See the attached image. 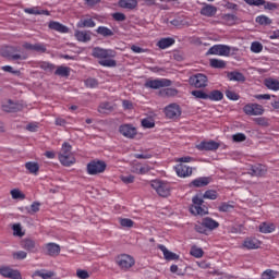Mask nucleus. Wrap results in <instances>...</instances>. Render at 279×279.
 <instances>
[{"mask_svg":"<svg viewBox=\"0 0 279 279\" xmlns=\"http://www.w3.org/2000/svg\"><path fill=\"white\" fill-rule=\"evenodd\" d=\"M92 56L98 60L100 66H106L108 69H114V66H117V60L112 59L117 58V51L112 49L95 47L92 50Z\"/></svg>","mask_w":279,"mask_h":279,"instance_id":"f257e3e1","label":"nucleus"},{"mask_svg":"<svg viewBox=\"0 0 279 279\" xmlns=\"http://www.w3.org/2000/svg\"><path fill=\"white\" fill-rule=\"evenodd\" d=\"M58 158L63 167L75 165L76 160L75 155L73 154V146L69 142L62 144Z\"/></svg>","mask_w":279,"mask_h":279,"instance_id":"f03ea898","label":"nucleus"},{"mask_svg":"<svg viewBox=\"0 0 279 279\" xmlns=\"http://www.w3.org/2000/svg\"><path fill=\"white\" fill-rule=\"evenodd\" d=\"M150 186L160 197H169L171 195V184L167 181L154 180Z\"/></svg>","mask_w":279,"mask_h":279,"instance_id":"7ed1b4c3","label":"nucleus"},{"mask_svg":"<svg viewBox=\"0 0 279 279\" xmlns=\"http://www.w3.org/2000/svg\"><path fill=\"white\" fill-rule=\"evenodd\" d=\"M192 215H208V207L204 205V198L196 195L192 198V206L190 207Z\"/></svg>","mask_w":279,"mask_h":279,"instance_id":"20e7f679","label":"nucleus"},{"mask_svg":"<svg viewBox=\"0 0 279 279\" xmlns=\"http://www.w3.org/2000/svg\"><path fill=\"white\" fill-rule=\"evenodd\" d=\"M108 165L104 160L94 159L87 163L88 175H99L106 171Z\"/></svg>","mask_w":279,"mask_h":279,"instance_id":"39448f33","label":"nucleus"},{"mask_svg":"<svg viewBox=\"0 0 279 279\" xmlns=\"http://www.w3.org/2000/svg\"><path fill=\"white\" fill-rule=\"evenodd\" d=\"M116 263L123 271H128L129 269H132L134 265H136V260L134 259V257L128 254H122L118 256Z\"/></svg>","mask_w":279,"mask_h":279,"instance_id":"423d86ee","label":"nucleus"},{"mask_svg":"<svg viewBox=\"0 0 279 279\" xmlns=\"http://www.w3.org/2000/svg\"><path fill=\"white\" fill-rule=\"evenodd\" d=\"M172 82L169 78H155L147 80L144 84L145 88H153V90H158V88H169Z\"/></svg>","mask_w":279,"mask_h":279,"instance_id":"0eeeda50","label":"nucleus"},{"mask_svg":"<svg viewBox=\"0 0 279 279\" xmlns=\"http://www.w3.org/2000/svg\"><path fill=\"white\" fill-rule=\"evenodd\" d=\"M243 112L247 117H260L265 114V108L259 104L248 102L243 107Z\"/></svg>","mask_w":279,"mask_h":279,"instance_id":"6e6552de","label":"nucleus"},{"mask_svg":"<svg viewBox=\"0 0 279 279\" xmlns=\"http://www.w3.org/2000/svg\"><path fill=\"white\" fill-rule=\"evenodd\" d=\"M190 84L194 88H206L208 86V76L202 73L194 74L190 77Z\"/></svg>","mask_w":279,"mask_h":279,"instance_id":"1a4fd4ad","label":"nucleus"},{"mask_svg":"<svg viewBox=\"0 0 279 279\" xmlns=\"http://www.w3.org/2000/svg\"><path fill=\"white\" fill-rule=\"evenodd\" d=\"M232 49L230 46L226 45H214L211 48H209L208 53L210 56H222L225 58H228L230 56V52Z\"/></svg>","mask_w":279,"mask_h":279,"instance_id":"9d476101","label":"nucleus"},{"mask_svg":"<svg viewBox=\"0 0 279 279\" xmlns=\"http://www.w3.org/2000/svg\"><path fill=\"white\" fill-rule=\"evenodd\" d=\"M1 54L3 58H9V60H27V54L16 53V48L14 47H5L2 49Z\"/></svg>","mask_w":279,"mask_h":279,"instance_id":"9b49d317","label":"nucleus"},{"mask_svg":"<svg viewBox=\"0 0 279 279\" xmlns=\"http://www.w3.org/2000/svg\"><path fill=\"white\" fill-rule=\"evenodd\" d=\"M167 119H178L182 114V109L178 104H170L163 110Z\"/></svg>","mask_w":279,"mask_h":279,"instance_id":"f8f14e48","label":"nucleus"},{"mask_svg":"<svg viewBox=\"0 0 279 279\" xmlns=\"http://www.w3.org/2000/svg\"><path fill=\"white\" fill-rule=\"evenodd\" d=\"M247 5H255L260 8L264 5V10H278V4L276 2H267L266 0H244Z\"/></svg>","mask_w":279,"mask_h":279,"instance_id":"ddd939ff","label":"nucleus"},{"mask_svg":"<svg viewBox=\"0 0 279 279\" xmlns=\"http://www.w3.org/2000/svg\"><path fill=\"white\" fill-rule=\"evenodd\" d=\"M119 132L125 138H134L136 134H138V131L136 130L134 124H122L119 128Z\"/></svg>","mask_w":279,"mask_h":279,"instance_id":"4468645a","label":"nucleus"},{"mask_svg":"<svg viewBox=\"0 0 279 279\" xmlns=\"http://www.w3.org/2000/svg\"><path fill=\"white\" fill-rule=\"evenodd\" d=\"M220 144L215 141H208V142H201L196 149L199 151H217L219 149Z\"/></svg>","mask_w":279,"mask_h":279,"instance_id":"2eb2a0df","label":"nucleus"},{"mask_svg":"<svg viewBox=\"0 0 279 279\" xmlns=\"http://www.w3.org/2000/svg\"><path fill=\"white\" fill-rule=\"evenodd\" d=\"M0 276H3V278H10V279H23L21 271L14 270L10 267H0Z\"/></svg>","mask_w":279,"mask_h":279,"instance_id":"dca6fc26","label":"nucleus"},{"mask_svg":"<svg viewBox=\"0 0 279 279\" xmlns=\"http://www.w3.org/2000/svg\"><path fill=\"white\" fill-rule=\"evenodd\" d=\"M263 245L260 240L256 238L248 236L242 243L243 250H258Z\"/></svg>","mask_w":279,"mask_h":279,"instance_id":"f3484780","label":"nucleus"},{"mask_svg":"<svg viewBox=\"0 0 279 279\" xmlns=\"http://www.w3.org/2000/svg\"><path fill=\"white\" fill-rule=\"evenodd\" d=\"M175 173L179 178H189L191 175H193V168L183 165V163H179L175 166Z\"/></svg>","mask_w":279,"mask_h":279,"instance_id":"a211bd4d","label":"nucleus"},{"mask_svg":"<svg viewBox=\"0 0 279 279\" xmlns=\"http://www.w3.org/2000/svg\"><path fill=\"white\" fill-rule=\"evenodd\" d=\"M74 36L78 43H90L93 39L90 31H75Z\"/></svg>","mask_w":279,"mask_h":279,"instance_id":"6ab92c4d","label":"nucleus"},{"mask_svg":"<svg viewBox=\"0 0 279 279\" xmlns=\"http://www.w3.org/2000/svg\"><path fill=\"white\" fill-rule=\"evenodd\" d=\"M251 175H255L256 178H263L267 173V166L262 163H256L251 166Z\"/></svg>","mask_w":279,"mask_h":279,"instance_id":"aec40b11","label":"nucleus"},{"mask_svg":"<svg viewBox=\"0 0 279 279\" xmlns=\"http://www.w3.org/2000/svg\"><path fill=\"white\" fill-rule=\"evenodd\" d=\"M157 247H158V250H160V252H162L163 258L166 260H179L180 259V255H178L171 251H168L167 246H165L163 244H158Z\"/></svg>","mask_w":279,"mask_h":279,"instance_id":"412c9836","label":"nucleus"},{"mask_svg":"<svg viewBox=\"0 0 279 279\" xmlns=\"http://www.w3.org/2000/svg\"><path fill=\"white\" fill-rule=\"evenodd\" d=\"M48 27L49 29H53V32H59V34H69V27L60 22L51 21Z\"/></svg>","mask_w":279,"mask_h":279,"instance_id":"4be33fe9","label":"nucleus"},{"mask_svg":"<svg viewBox=\"0 0 279 279\" xmlns=\"http://www.w3.org/2000/svg\"><path fill=\"white\" fill-rule=\"evenodd\" d=\"M201 14L202 16H207L208 19H211V16H215V14H217V7L204 3V7L201 9Z\"/></svg>","mask_w":279,"mask_h":279,"instance_id":"5701e85b","label":"nucleus"},{"mask_svg":"<svg viewBox=\"0 0 279 279\" xmlns=\"http://www.w3.org/2000/svg\"><path fill=\"white\" fill-rule=\"evenodd\" d=\"M210 184V177H199L191 182L192 186L195 189H202L204 186H208Z\"/></svg>","mask_w":279,"mask_h":279,"instance_id":"b1692460","label":"nucleus"},{"mask_svg":"<svg viewBox=\"0 0 279 279\" xmlns=\"http://www.w3.org/2000/svg\"><path fill=\"white\" fill-rule=\"evenodd\" d=\"M259 232H262V234H271V232H276V223L262 222L259 225Z\"/></svg>","mask_w":279,"mask_h":279,"instance_id":"393cba45","label":"nucleus"},{"mask_svg":"<svg viewBox=\"0 0 279 279\" xmlns=\"http://www.w3.org/2000/svg\"><path fill=\"white\" fill-rule=\"evenodd\" d=\"M45 250L48 256H58L60 254V245L56 243H47Z\"/></svg>","mask_w":279,"mask_h":279,"instance_id":"a878e982","label":"nucleus"},{"mask_svg":"<svg viewBox=\"0 0 279 279\" xmlns=\"http://www.w3.org/2000/svg\"><path fill=\"white\" fill-rule=\"evenodd\" d=\"M202 226L207 230H217L219 222L210 217H206L202 220Z\"/></svg>","mask_w":279,"mask_h":279,"instance_id":"bb28decb","label":"nucleus"},{"mask_svg":"<svg viewBox=\"0 0 279 279\" xmlns=\"http://www.w3.org/2000/svg\"><path fill=\"white\" fill-rule=\"evenodd\" d=\"M229 82H245V75L239 71H232L227 73Z\"/></svg>","mask_w":279,"mask_h":279,"instance_id":"cd10ccee","label":"nucleus"},{"mask_svg":"<svg viewBox=\"0 0 279 279\" xmlns=\"http://www.w3.org/2000/svg\"><path fill=\"white\" fill-rule=\"evenodd\" d=\"M264 84L268 90H274L275 93H278L279 90V81L276 78H266L264 81Z\"/></svg>","mask_w":279,"mask_h":279,"instance_id":"c85d7f7f","label":"nucleus"},{"mask_svg":"<svg viewBox=\"0 0 279 279\" xmlns=\"http://www.w3.org/2000/svg\"><path fill=\"white\" fill-rule=\"evenodd\" d=\"M172 45H175V39L171 37L161 38L157 43V47H159V49H169V47H172Z\"/></svg>","mask_w":279,"mask_h":279,"instance_id":"c756f323","label":"nucleus"},{"mask_svg":"<svg viewBox=\"0 0 279 279\" xmlns=\"http://www.w3.org/2000/svg\"><path fill=\"white\" fill-rule=\"evenodd\" d=\"M2 110L4 112H19L20 107L19 104L8 100L5 104L2 105Z\"/></svg>","mask_w":279,"mask_h":279,"instance_id":"7c9ffc66","label":"nucleus"},{"mask_svg":"<svg viewBox=\"0 0 279 279\" xmlns=\"http://www.w3.org/2000/svg\"><path fill=\"white\" fill-rule=\"evenodd\" d=\"M25 169L33 175H38V171H40V166L36 161H27L25 163Z\"/></svg>","mask_w":279,"mask_h":279,"instance_id":"2f4dec72","label":"nucleus"},{"mask_svg":"<svg viewBox=\"0 0 279 279\" xmlns=\"http://www.w3.org/2000/svg\"><path fill=\"white\" fill-rule=\"evenodd\" d=\"M120 8H124L125 10H134L138 5L137 0H120L119 1Z\"/></svg>","mask_w":279,"mask_h":279,"instance_id":"473e14b6","label":"nucleus"},{"mask_svg":"<svg viewBox=\"0 0 279 279\" xmlns=\"http://www.w3.org/2000/svg\"><path fill=\"white\" fill-rule=\"evenodd\" d=\"M22 247L23 250H26V252H36V241L32 239H25L22 241Z\"/></svg>","mask_w":279,"mask_h":279,"instance_id":"72a5a7b5","label":"nucleus"},{"mask_svg":"<svg viewBox=\"0 0 279 279\" xmlns=\"http://www.w3.org/2000/svg\"><path fill=\"white\" fill-rule=\"evenodd\" d=\"M207 99H209V101H221V99H223V93L219 89H214L207 94Z\"/></svg>","mask_w":279,"mask_h":279,"instance_id":"f704fd0d","label":"nucleus"},{"mask_svg":"<svg viewBox=\"0 0 279 279\" xmlns=\"http://www.w3.org/2000/svg\"><path fill=\"white\" fill-rule=\"evenodd\" d=\"M54 75H59V77H69V75H71V68L60 65L54 71Z\"/></svg>","mask_w":279,"mask_h":279,"instance_id":"c9c22d12","label":"nucleus"},{"mask_svg":"<svg viewBox=\"0 0 279 279\" xmlns=\"http://www.w3.org/2000/svg\"><path fill=\"white\" fill-rule=\"evenodd\" d=\"M24 12L26 14H35V15L45 14L46 16H49V12L47 10H40L38 7L26 8L24 9Z\"/></svg>","mask_w":279,"mask_h":279,"instance_id":"e433bc0d","label":"nucleus"},{"mask_svg":"<svg viewBox=\"0 0 279 279\" xmlns=\"http://www.w3.org/2000/svg\"><path fill=\"white\" fill-rule=\"evenodd\" d=\"M97 25L93 19H85V20H80L76 23V27L84 29V27H95Z\"/></svg>","mask_w":279,"mask_h":279,"instance_id":"4c0bfd02","label":"nucleus"},{"mask_svg":"<svg viewBox=\"0 0 279 279\" xmlns=\"http://www.w3.org/2000/svg\"><path fill=\"white\" fill-rule=\"evenodd\" d=\"M96 33L99 34V36H104V38H108L110 36H114V32L112 29L106 27V26H99L96 29Z\"/></svg>","mask_w":279,"mask_h":279,"instance_id":"58836bf2","label":"nucleus"},{"mask_svg":"<svg viewBox=\"0 0 279 279\" xmlns=\"http://www.w3.org/2000/svg\"><path fill=\"white\" fill-rule=\"evenodd\" d=\"M36 276H38L39 278H43V279H48V278H53V272L45 271V270H36L33 274V278H36Z\"/></svg>","mask_w":279,"mask_h":279,"instance_id":"ea45409f","label":"nucleus"},{"mask_svg":"<svg viewBox=\"0 0 279 279\" xmlns=\"http://www.w3.org/2000/svg\"><path fill=\"white\" fill-rule=\"evenodd\" d=\"M209 64L213 69H226V61L219 59H210Z\"/></svg>","mask_w":279,"mask_h":279,"instance_id":"a19ab883","label":"nucleus"},{"mask_svg":"<svg viewBox=\"0 0 279 279\" xmlns=\"http://www.w3.org/2000/svg\"><path fill=\"white\" fill-rule=\"evenodd\" d=\"M142 128H145V130H151V128H156V122L153 118H145L142 120Z\"/></svg>","mask_w":279,"mask_h":279,"instance_id":"79ce46f5","label":"nucleus"},{"mask_svg":"<svg viewBox=\"0 0 279 279\" xmlns=\"http://www.w3.org/2000/svg\"><path fill=\"white\" fill-rule=\"evenodd\" d=\"M222 20L225 21V23L227 25L232 26V25H234V23H236V15L227 13V14L222 15Z\"/></svg>","mask_w":279,"mask_h":279,"instance_id":"37998d69","label":"nucleus"},{"mask_svg":"<svg viewBox=\"0 0 279 279\" xmlns=\"http://www.w3.org/2000/svg\"><path fill=\"white\" fill-rule=\"evenodd\" d=\"M112 110H113L112 104L108 101L100 104L98 107V111L101 113L112 112Z\"/></svg>","mask_w":279,"mask_h":279,"instance_id":"c03bdc74","label":"nucleus"},{"mask_svg":"<svg viewBox=\"0 0 279 279\" xmlns=\"http://www.w3.org/2000/svg\"><path fill=\"white\" fill-rule=\"evenodd\" d=\"M191 256L194 258H202L204 256V250L197 247V246H192L190 251Z\"/></svg>","mask_w":279,"mask_h":279,"instance_id":"a18cd8bd","label":"nucleus"},{"mask_svg":"<svg viewBox=\"0 0 279 279\" xmlns=\"http://www.w3.org/2000/svg\"><path fill=\"white\" fill-rule=\"evenodd\" d=\"M161 97H175L178 95V89L168 87L160 92Z\"/></svg>","mask_w":279,"mask_h":279,"instance_id":"49530a36","label":"nucleus"},{"mask_svg":"<svg viewBox=\"0 0 279 279\" xmlns=\"http://www.w3.org/2000/svg\"><path fill=\"white\" fill-rule=\"evenodd\" d=\"M277 276H278V271H275L272 269H266L262 274V279H276Z\"/></svg>","mask_w":279,"mask_h":279,"instance_id":"de8ad7c7","label":"nucleus"},{"mask_svg":"<svg viewBox=\"0 0 279 279\" xmlns=\"http://www.w3.org/2000/svg\"><path fill=\"white\" fill-rule=\"evenodd\" d=\"M12 230L13 236H25V232H23V227H21V223L13 225Z\"/></svg>","mask_w":279,"mask_h":279,"instance_id":"09e8293b","label":"nucleus"},{"mask_svg":"<svg viewBox=\"0 0 279 279\" xmlns=\"http://www.w3.org/2000/svg\"><path fill=\"white\" fill-rule=\"evenodd\" d=\"M217 197L219 194L215 190H207L203 195V199H217Z\"/></svg>","mask_w":279,"mask_h":279,"instance_id":"8fccbe9b","label":"nucleus"},{"mask_svg":"<svg viewBox=\"0 0 279 279\" xmlns=\"http://www.w3.org/2000/svg\"><path fill=\"white\" fill-rule=\"evenodd\" d=\"M119 223L122 228H134V221L129 218H119Z\"/></svg>","mask_w":279,"mask_h":279,"instance_id":"3c124183","label":"nucleus"},{"mask_svg":"<svg viewBox=\"0 0 279 279\" xmlns=\"http://www.w3.org/2000/svg\"><path fill=\"white\" fill-rule=\"evenodd\" d=\"M191 95L195 97V99H208V94H206V92L204 90H199V89L192 90Z\"/></svg>","mask_w":279,"mask_h":279,"instance_id":"603ef678","label":"nucleus"},{"mask_svg":"<svg viewBox=\"0 0 279 279\" xmlns=\"http://www.w3.org/2000/svg\"><path fill=\"white\" fill-rule=\"evenodd\" d=\"M226 97L229 98L230 101H239V99H241V96L236 92L230 89L226 90Z\"/></svg>","mask_w":279,"mask_h":279,"instance_id":"864d4df0","label":"nucleus"},{"mask_svg":"<svg viewBox=\"0 0 279 279\" xmlns=\"http://www.w3.org/2000/svg\"><path fill=\"white\" fill-rule=\"evenodd\" d=\"M12 199H25V194L19 189L11 190Z\"/></svg>","mask_w":279,"mask_h":279,"instance_id":"5fc2aeb1","label":"nucleus"},{"mask_svg":"<svg viewBox=\"0 0 279 279\" xmlns=\"http://www.w3.org/2000/svg\"><path fill=\"white\" fill-rule=\"evenodd\" d=\"M256 23L259 25H271V20L266 15H258L256 17Z\"/></svg>","mask_w":279,"mask_h":279,"instance_id":"6e6d98bb","label":"nucleus"},{"mask_svg":"<svg viewBox=\"0 0 279 279\" xmlns=\"http://www.w3.org/2000/svg\"><path fill=\"white\" fill-rule=\"evenodd\" d=\"M233 143H243L247 141V136L244 133H236L232 135Z\"/></svg>","mask_w":279,"mask_h":279,"instance_id":"4d7b16f0","label":"nucleus"},{"mask_svg":"<svg viewBox=\"0 0 279 279\" xmlns=\"http://www.w3.org/2000/svg\"><path fill=\"white\" fill-rule=\"evenodd\" d=\"M40 211V203L34 202L29 209L27 210L28 215H36V213Z\"/></svg>","mask_w":279,"mask_h":279,"instance_id":"13d9d810","label":"nucleus"},{"mask_svg":"<svg viewBox=\"0 0 279 279\" xmlns=\"http://www.w3.org/2000/svg\"><path fill=\"white\" fill-rule=\"evenodd\" d=\"M251 51H253V53H260V51H263V44L258 41L252 43Z\"/></svg>","mask_w":279,"mask_h":279,"instance_id":"bf43d9fd","label":"nucleus"},{"mask_svg":"<svg viewBox=\"0 0 279 279\" xmlns=\"http://www.w3.org/2000/svg\"><path fill=\"white\" fill-rule=\"evenodd\" d=\"M13 258L15 260H25V258H27V253L25 251H17L13 253Z\"/></svg>","mask_w":279,"mask_h":279,"instance_id":"052dcab7","label":"nucleus"},{"mask_svg":"<svg viewBox=\"0 0 279 279\" xmlns=\"http://www.w3.org/2000/svg\"><path fill=\"white\" fill-rule=\"evenodd\" d=\"M85 85L87 88H97V86H99V82H97L96 78H87L85 81Z\"/></svg>","mask_w":279,"mask_h":279,"instance_id":"680f3d73","label":"nucleus"},{"mask_svg":"<svg viewBox=\"0 0 279 279\" xmlns=\"http://www.w3.org/2000/svg\"><path fill=\"white\" fill-rule=\"evenodd\" d=\"M232 208H234L232 205L228 204V203H222L219 207L218 210L220 213H230V210H232Z\"/></svg>","mask_w":279,"mask_h":279,"instance_id":"e2e57ef3","label":"nucleus"},{"mask_svg":"<svg viewBox=\"0 0 279 279\" xmlns=\"http://www.w3.org/2000/svg\"><path fill=\"white\" fill-rule=\"evenodd\" d=\"M33 51H37L38 53H45L47 51V46H45V44H34Z\"/></svg>","mask_w":279,"mask_h":279,"instance_id":"0e129e2a","label":"nucleus"},{"mask_svg":"<svg viewBox=\"0 0 279 279\" xmlns=\"http://www.w3.org/2000/svg\"><path fill=\"white\" fill-rule=\"evenodd\" d=\"M39 66L44 70V71H53L56 69V65H53V63H49V62H41L39 64Z\"/></svg>","mask_w":279,"mask_h":279,"instance_id":"69168bd1","label":"nucleus"},{"mask_svg":"<svg viewBox=\"0 0 279 279\" xmlns=\"http://www.w3.org/2000/svg\"><path fill=\"white\" fill-rule=\"evenodd\" d=\"M76 276H77V278H80V279H88V278H90V275L88 274V271L82 270V269H78V270L76 271Z\"/></svg>","mask_w":279,"mask_h":279,"instance_id":"338daca9","label":"nucleus"},{"mask_svg":"<svg viewBox=\"0 0 279 279\" xmlns=\"http://www.w3.org/2000/svg\"><path fill=\"white\" fill-rule=\"evenodd\" d=\"M112 19H114L118 22H123V21H125V14H123L121 12H116L112 14Z\"/></svg>","mask_w":279,"mask_h":279,"instance_id":"774afa93","label":"nucleus"}]
</instances>
